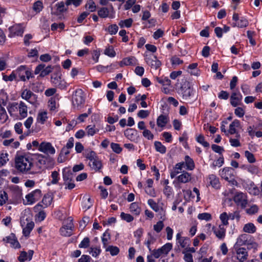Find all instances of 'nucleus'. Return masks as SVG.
<instances>
[{
    "label": "nucleus",
    "instance_id": "obj_1",
    "mask_svg": "<svg viewBox=\"0 0 262 262\" xmlns=\"http://www.w3.org/2000/svg\"><path fill=\"white\" fill-rule=\"evenodd\" d=\"M33 159L26 156H20L15 158V168L23 173H27L33 166Z\"/></svg>",
    "mask_w": 262,
    "mask_h": 262
},
{
    "label": "nucleus",
    "instance_id": "obj_2",
    "mask_svg": "<svg viewBox=\"0 0 262 262\" xmlns=\"http://www.w3.org/2000/svg\"><path fill=\"white\" fill-rule=\"evenodd\" d=\"M194 93L195 91L189 82H185L179 90V94H181L182 99L190 103L196 99L194 97Z\"/></svg>",
    "mask_w": 262,
    "mask_h": 262
},
{
    "label": "nucleus",
    "instance_id": "obj_3",
    "mask_svg": "<svg viewBox=\"0 0 262 262\" xmlns=\"http://www.w3.org/2000/svg\"><path fill=\"white\" fill-rule=\"evenodd\" d=\"M51 82L56 87L63 90L67 87V82L62 78V74L60 68H57L51 75Z\"/></svg>",
    "mask_w": 262,
    "mask_h": 262
},
{
    "label": "nucleus",
    "instance_id": "obj_4",
    "mask_svg": "<svg viewBox=\"0 0 262 262\" xmlns=\"http://www.w3.org/2000/svg\"><path fill=\"white\" fill-rule=\"evenodd\" d=\"M72 102L74 108L77 110L81 108L85 102L84 94L81 89H77L73 94Z\"/></svg>",
    "mask_w": 262,
    "mask_h": 262
},
{
    "label": "nucleus",
    "instance_id": "obj_5",
    "mask_svg": "<svg viewBox=\"0 0 262 262\" xmlns=\"http://www.w3.org/2000/svg\"><path fill=\"white\" fill-rule=\"evenodd\" d=\"M15 72L16 77H18L19 80L23 81H25L33 77L31 71L25 66H19Z\"/></svg>",
    "mask_w": 262,
    "mask_h": 262
},
{
    "label": "nucleus",
    "instance_id": "obj_6",
    "mask_svg": "<svg viewBox=\"0 0 262 262\" xmlns=\"http://www.w3.org/2000/svg\"><path fill=\"white\" fill-rule=\"evenodd\" d=\"M172 245L171 243H166L160 248L154 249L151 251L152 255L155 258H158L162 255H166L171 250Z\"/></svg>",
    "mask_w": 262,
    "mask_h": 262
},
{
    "label": "nucleus",
    "instance_id": "obj_7",
    "mask_svg": "<svg viewBox=\"0 0 262 262\" xmlns=\"http://www.w3.org/2000/svg\"><path fill=\"white\" fill-rule=\"evenodd\" d=\"M145 60L146 63L151 68L157 69L161 64V61L157 59V57L153 54H146L145 56Z\"/></svg>",
    "mask_w": 262,
    "mask_h": 262
},
{
    "label": "nucleus",
    "instance_id": "obj_8",
    "mask_svg": "<svg viewBox=\"0 0 262 262\" xmlns=\"http://www.w3.org/2000/svg\"><path fill=\"white\" fill-rule=\"evenodd\" d=\"M38 150L46 155H54L55 153V149L50 142H42L38 148Z\"/></svg>",
    "mask_w": 262,
    "mask_h": 262
},
{
    "label": "nucleus",
    "instance_id": "obj_9",
    "mask_svg": "<svg viewBox=\"0 0 262 262\" xmlns=\"http://www.w3.org/2000/svg\"><path fill=\"white\" fill-rule=\"evenodd\" d=\"M52 68L51 66H48L46 67L45 64L41 63L36 67L34 71V74L37 75L40 73L39 76L43 77L50 73L52 72Z\"/></svg>",
    "mask_w": 262,
    "mask_h": 262
},
{
    "label": "nucleus",
    "instance_id": "obj_10",
    "mask_svg": "<svg viewBox=\"0 0 262 262\" xmlns=\"http://www.w3.org/2000/svg\"><path fill=\"white\" fill-rule=\"evenodd\" d=\"M21 97L31 104L35 103L37 98L35 94L28 89H25L22 92Z\"/></svg>",
    "mask_w": 262,
    "mask_h": 262
},
{
    "label": "nucleus",
    "instance_id": "obj_11",
    "mask_svg": "<svg viewBox=\"0 0 262 262\" xmlns=\"http://www.w3.org/2000/svg\"><path fill=\"white\" fill-rule=\"evenodd\" d=\"M234 170L231 167H225L220 171L221 177L227 181L234 180Z\"/></svg>",
    "mask_w": 262,
    "mask_h": 262
},
{
    "label": "nucleus",
    "instance_id": "obj_12",
    "mask_svg": "<svg viewBox=\"0 0 262 262\" xmlns=\"http://www.w3.org/2000/svg\"><path fill=\"white\" fill-rule=\"evenodd\" d=\"M233 201L238 206L245 208L248 203L246 195L243 193H237L233 198Z\"/></svg>",
    "mask_w": 262,
    "mask_h": 262
},
{
    "label": "nucleus",
    "instance_id": "obj_13",
    "mask_svg": "<svg viewBox=\"0 0 262 262\" xmlns=\"http://www.w3.org/2000/svg\"><path fill=\"white\" fill-rule=\"evenodd\" d=\"M3 241L10 244V246L14 248H20V245L18 242L15 235L12 233L10 235L3 238Z\"/></svg>",
    "mask_w": 262,
    "mask_h": 262
},
{
    "label": "nucleus",
    "instance_id": "obj_14",
    "mask_svg": "<svg viewBox=\"0 0 262 262\" xmlns=\"http://www.w3.org/2000/svg\"><path fill=\"white\" fill-rule=\"evenodd\" d=\"M9 30L10 31L9 37H13L15 35L21 36L24 33L23 27L19 24L15 25L10 27L9 28Z\"/></svg>",
    "mask_w": 262,
    "mask_h": 262
},
{
    "label": "nucleus",
    "instance_id": "obj_15",
    "mask_svg": "<svg viewBox=\"0 0 262 262\" xmlns=\"http://www.w3.org/2000/svg\"><path fill=\"white\" fill-rule=\"evenodd\" d=\"M243 96L239 92H233L230 97V104L233 107L242 104Z\"/></svg>",
    "mask_w": 262,
    "mask_h": 262
},
{
    "label": "nucleus",
    "instance_id": "obj_16",
    "mask_svg": "<svg viewBox=\"0 0 262 262\" xmlns=\"http://www.w3.org/2000/svg\"><path fill=\"white\" fill-rule=\"evenodd\" d=\"M177 243L183 248L189 246L190 243L189 238L182 236V232H178L176 235Z\"/></svg>",
    "mask_w": 262,
    "mask_h": 262
},
{
    "label": "nucleus",
    "instance_id": "obj_17",
    "mask_svg": "<svg viewBox=\"0 0 262 262\" xmlns=\"http://www.w3.org/2000/svg\"><path fill=\"white\" fill-rule=\"evenodd\" d=\"M236 257L239 262H243L247 259L248 252L244 248H239L236 250Z\"/></svg>",
    "mask_w": 262,
    "mask_h": 262
},
{
    "label": "nucleus",
    "instance_id": "obj_18",
    "mask_svg": "<svg viewBox=\"0 0 262 262\" xmlns=\"http://www.w3.org/2000/svg\"><path fill=\"white\" fill-rule=\"evenodd\" d=\"M89 165L91 169L95 171H99L102 167L101 161L99 159L98 157L90 161Z\"/></svg>",
    "mask_w": 262,
    "mask_h": 262
},
{
    "label": "nucleus",
    "instance_id": "obj_19",
    "mask_svg": "<svg viewBox=\"0 0 262 262\" xmlns=\"http://www.w3.org/2000/svg\"><path fill=\"white\" fill-rule=\"evenodd\" d=\"M33 254L34 251L32 250H29L28 252L21 251L18 257V260L20 262H24L26 260L30 261L32 259Z\"/></svg>",
    "mask_w": 262,
    "mask_h": 262
},
{
    "label": "nucleus",
    "instance_id": "obj_20",
    "mask_svg": "<svg viewBox=\"0 0 262 262\" xmlns=\"http://www.w3.org/2000/svg\"><path fill=\"white\" fill-rule=\"evenodd\" d=\"M33 157V158H32L33 160H36V164L38 167H39V168H41L42 166L46 164V161L47 160V158L46 156H43L41 154H37L34 155Z\"/></svg>",
    "mask_w": 262,
    "mask_h": 262
},
{
    "label": "nucleus",
    "instance_id": "obj_21",
    "mask_svg": "<svg viewBox=\"0 0 262 262\" xmlns=\"http://www.w3.org/2000/svg\"><path fill=\"white\" fill-rule=\"evenodd\" d=\"M137 59L134 56L123 58L120 62V66H135L138 64Z\"/></svg>",
    "mask_w": 262,
    "mask_h": 262
},
{
    "label": "nucleus",
    "instance_id": "obj_22",
    "mask_svg": "<svg viewBox=\"0 0 262 262\" xmlns=\"http://www.w3.org/2000/svg\"><path fill=\"white\" fill-rule=\"evenodd\" d=\"M62 177L64 182L67 183L73 181V173L69 168L66 167L62 170Z\"/></svg>",
    "mask_w": 262,
    "mask_h": 262
},
{
    "label": "nucleus",
    "instance_id": "obj_23",
    "mask_svg": "<svg viewBox=\"0 0 262 262\" xmlns=\"http://www.w3.org/2000/svg\"><path fill=\"white\" fill-rule=\"evenodd\" d=\"M185 163L184 162H180L177 163L173 169L172 171H171L170 176L171 178H174L178 173L180 172V171L183 168H185Z\"/></svg>",
    "mask_w": 262,
    "mask_h": 262
},
{
    "label": "nucleus",
    "instance_id": "obj_24",
    "mask_svg": "<svg viewBox=\"0 0 262 262\" xmlns=\"http://www.w3.org/2000/svg\"><path fill=\"white\" fill-rule=\"evenodd\" d=\"M240 125V122L239 120L235 119L229 125V129L228 132L231 135L236 134V137H239L240 135L236 133V127H239Z\"/></svg>",
    "mask_w": 262,
    "mask_h": 262
},
{
    "label": "nucleus",
    "instance_id": "obj_25",
    "mask_svg": "<svg viewBox=\"0 0 262 262\" xmlns=\"http://www.w3.org/2000/svg\"><path fill=\"white\" fill-rule=\"evenodd\" d=\"M19 114L22 118H25L27 116L28 111L26 104L23 101H20L18 106Z\"/></svg>",
    "mask_w": 262,
    "mask_h": 262
},
{
    "label": "nucleus",
    "instance_id": "obj_26",
    "mask_svg": "<svg viewBox=\"0 0 262 262\" xmlns=\"http://www.w3.org/2000/svg\"><path fill=\"white\" fill-rule=\"evenodd\" d=\"M225 233L226 229L222 225H220L218 228L214 230V233L220 239H223L225 237Z\"/></svg>",
    "mask_w": 262,
    "mask_h": 262
},
{
    "label": "nucleus",
    "instance_id": "obj_27",
    "mask_svg": "<svg viewBox=\"0 0 262 262\" xmlns=\"http://www.w3.org/2000/svg\"><path fill=\"white\" fill-rule=\"evenodd\" d=\"M178 181L182 183L188 182L191 180V175L187 172L184 171L177 177Z\"/></svg>",
    "mask_w": 262,
    "mask_h": 262
},
{
    "label": "nucleus",
    "instance_id": "obj_28",
    "mask_svg": "<svg viewBox=\"0 0 262 262\" xmlns=\"http://www.w3.org/2000/svg\"><path fill=\"white\" fill-rule=\"evenodd\" d=\"M185 168L187 170H191L194 168V163L193 160L188 156L185 157Z\"/></svg>",
    "mask_w": 262,
    "mask_h": 262
},
{
    "label": "nucleus",
    "instance_id": "obj_29",
    "mask_svg": "<svg viewBox=\"0 0 262 262\" xmlns=\"http://www.w3.org/2000/svg\"><path fill=\"white\" fill-rule=\"evenodd\" d=\"M168 121V118L167 116L161 115L157 120V124L159 127H164L166 125Z\"/></svg>",
    "mask_w": 262,
    "mask_h": 262
},
{
    "label": "nucleus",
    "instance_id": "obj_30",
    "mask_svg": "<svg viewBox=\"0 0 262 262\" xmlns=\"http://www.w3.org/2000/svg\"><path fill=\"white\" fill-rule=\"evenodd\" d=\"M34 227V223L33 221L28 222L25 227L23 228V234L25 236H28Z\"/></svg>",
    "mask_w": 262,
    "mask_h": 262
},
{
    "label": "nucleus",
    "instance_id": "obj_31",
    "mask_svg": "<svg viewBox=\"0 0 262 262\" xmlns=\"http://www.w3.org/2000/svg\"><path fill=\"white\" fill-rule=\"evenodd\" d=\"M42 207V206L40 203H38L34 207V209L39 211L37 217L40 221L44 220L46 216V213L43 211L40 210Z\"/></svg>",
    "mask_w": 262,
    "mask_h": 262
},
{
    "label": "nucleus",
    "instance_id": "obj_32",
    "mask_svg": "<svg viewBox=\"0 0 262 262\" xmlns=\"http://www.w3.org/2000/svg\"><path fill=\"white\" fill-rule=\"evenodd\" d=\"M210 184L214 188H217L220 186L218 178L214 174H210L208 178Z\"/></svg>",
    "mask_w": 262,
    "mask_h": 262
},
{
    "label": "nucleus",
    "instance_id": "obj_33",
    "mask_svg": "<svg viewBox=\"0 0 262 262\" xmlns=\"http://www.w3.org/2000/svg\"><path fill=\"white\" fill-rule=\"evenodd\" d=\"M256 228L253 223H249L244 225L243 231L245 232L249 233H253L255 232Z\"/></svg>",
    "mask_w": 262,
    "mask_h": 262
},
{
    "label": "nucleus",
    "instance_id": "obj_34",
    "mask_svg": "<svg viewBox=\"0 0 262 262\" xmlns=\"http://www.w3.org/2000/svg\"><path fill=\"white\" fill-rule=\"evenodd\" d=\"M130 211L136 215H138L141 212V208L139 207L138 204L135 202L132 203L129 207Z\"/></svg>",
    "mask_w": 262,
    "mask_h": 262
},
{
    "label": "nucleus",
    "instance_id": "obj_35",
    "mask_svg": "<svg viewBox=\"0 0 262 262\" xmlns=\"http://www.w3.org/2000/svg\"><path fill=\"white\" fill-rule=\"evenodd\" d=\"M249 24L248 21L244 17H241L238 21L233 23V27H238L239 28H244Z\"/></svg>",
    "mask_w": 262,
    "mask_h": 262
},
{
    "label": "nucleus",
    "instance_id": "obj_36",
    "mask_svg": "<svg viewBox=\"0 0 262 262\" xmlns=\"http://www.w3.org/2000/svg\"><path fill=\"white\" fill-rule=\"evenodd\" d=\"M86 134L88 136H94L96 133L99 132L98 128H96L95 125H89L85 128Z\"/></svg>",
    "mask_w": 262,
    "mask_h": 262
},
{
    "label": "nucleus",
    "instance_id": "obj_37",
    "mask_svg": "<svg viewBox=\"0 0 262 262\" xmlns=\"http://www.w3.org/2000/svg\"><path fill=\"white\" fill-rule=\"evenodd\" d=\"M156 150L161 154H165L166 151V147L159 141H155L154 143Z\"/></svg>",
    "mask_w": 262,
    "mask_h": 262
},
{
    "label": "nucleus",
    "instance_id": "obj_38",
    "mask_svg": "<svg viewBox=\"0 0 262 262\" xmlns=\"http://www.w3.org/2000/svg\"><path fill=\"white\" fill-rule=\"evenodd\" d=\"M105 248V251L110 252L112 256L117 255L120 251L119 248L117 246H108Z\"/></svg>",
    "mask_w": 262,
    "mask_h": 262
},
{
    "label": "nucleus",
    "instance_id": "obj_39",
    "mask_svg": "<svg viewBox=\"0 0 262 262\" xmlns=\"http://www.w3.org/2000/svg\"><path fill=\"white\" fill-rule=\"evenodd\" d=\"M259 211V207L256 205H253L250 208L246 209V212L249 215H253Z\"/></svg>",
    "mask_w": 262,
    "mask_h": 262
},
{
    "label": "nucleus",
    "instance_id": "obj_40",
    "mask_svg": "<svg viewBox=\"0 0 262 262\" xmlns=\"http://www.w3.org/2000/svg\"><path fill=\"white\" fill-rule=\"evenodd\" d=\"M72 230L73 229H70L64 225L60 229L61 234L64 236H70L72 234Z\"/></svg>",
    "mask_w": 262,
    "mask_h": 262
},
{
    "label": "nucleus",
    "instance_id": "obj_41",
    "mask_svg": "<svg viewBox=\"0 0 262 262\" xmlns=\"http://www.w3.org/2000/svg\"><path fill=\"white\" fill-rule=\"evenodd\" d=\"M85 8L89 10V12L95 11L96 6L95 2L93 0H88L85 5Z\"/></svg>",
    "mask_w": 262,
    "mask_h": 262
},
{
    "label": "nucleus",
    "instance_id": "obj_42",
    "mask_svg": "<svg viewBox=\"0 0 262 262\" xmlns=\"http://www.w3.org/2000/svg\"><path fill=\"white\" fill-rule=\"evenodd\" d=\"M52 200L53 197L50 194H48L44 195L42 203L45 205V207H47L51 204Z\"/></svg>",
    "mask_w": 262,
    "mask_h": 262
},
{
    "label": "nucleus",
    "instance_id": "obj_43",
    "mask_svg": "<svg viewBox=\"0 0 262 262\" xmlns=\"http://www.w3.org/2000/svg\"><path fill=\"white\" fill-rule=\"evenodd\" d=\"M98 14L99 16L101 18H106L108 16L109 11L108 8L106 7H102L98 11Z\"/></svg>",
    "mask_w": 262,
    "mask_h": 262
},
{
    "label": "nucleus",
    "instance_id": "obj_44",
    "mask_svg": "<svg viewBox=\"0 0 262 262\" xmlns=\"http://www.w3.org/2000/svg\"><path fill=\"white\" fill-rule=\"evenodd\" d=\"M47 119V113L46 112L39 113L37 115V121L41 124H44Z\"/></svg>",
    "mask_w": 262,
    "mask_h": 262
},
{
    "label": "nucleus",
    "instance_id": "obj_45",
    "mask_svg": "<svg viewBox=\"0 0 262 262\" xmlns=\"http://www.w3.org/2000/svg\"><path fill=\"white\" fill-rule=\"evenodd\" d=\"M8 117L4 107L0 105V120L4 123L7 120Z\"/></svg>",
    "mask_w": 262,
    "mask_h": 262
},
{
    "label": "nucleus",
    "instance_id": "obj_46",
    "mask_svg": "<svg viewBox=\"0 0 262 262\" xmlns=\"http://www.w3.org/2000/svg\"><path fill=\"white\" fill-rule=\"evenodd\" d=\"M111 236L110 233L106 231L103 234L102 237V242L104 248L107 247L108 241L110 239Z\"/></svg>",
    "mask_w": 262,
    "mask_h": 262
},
{
    "label": "nucleus",
    "instance_id": "obj_47",
    "mask_svg": "<svg viewBox=\"0 0 262 262\" xmlns=\"http://www.w3.org/2000/svg\"><path fill=\"white\" fill-rule=\"evenodd\" d=\"M196 140L198 142L202 145L204 147H208L209 146V143L205 141V137L202 135H200L198 136L196 138Z\"/></svg>",
    "mask_w": 262,
    "mask_h": 262
},
{
    "label": "nucleus",
    "instance_id": "obj_48",
    "mask_svg": "<svg viewBox=\"0 0 262 262\" xmlns=\"http://www.w3.org/2000/svg\"><path fill=\"white\" fill-rule=\"evenodd\" d=\"M156 80L158 83L163 85H170L171 83V81L168 77H157Z\"/></svg>",
    "mask_w": 262,
    "mask_h": 262
},
{
    "label": "nucleus",
    "instance_id": "obj_49",
    "mask_svg": "<svg viewBox=\"0 0 262 262\" xmlns=\"http://www.w3.org/2000/svg\"><path fill=\"white\" fill-rule=\"evenodd\" d=\"M16 78L15 71H13L9 76L4 74L3 75V79L5 81H12L14 80H16Z\"/></svg>",
    "mask_w": 262,
    "mask_h": 262
},
{
    "label": "nucleus",
    "instance_id": "obj_50",
    "mask_svg": "<svg viewBox=\"0 0 262 262\" xmlns=\"http://www.w3.org/2000/svg\"><path fill=\"white\" fill-rule=\"evenodd\" d=\"M148 204L149 206L156 212H158L160 210V208L158 204L152 199H149L147 201Z\"/></svg>",
    "mask_w": 262,
    "mask_h": 262
},
{
    "label": "nucleus",
    "instance_id": "obj_51",
    "mask_svg": "<svg viewBox=\"0 0 262 262\" xmlns=\"http://www.w3.org/2000/svg\"><path fill=\"white\" fill-rule=\"evenodd\" d=\"M220 219L222 221L223 224L222 226L228 225V220H229L228 214L225 212L222 213L220 216Z\"/></svg>",
    "mask_w": 262,
    "mask_h": 262
},
{
    "label": "nucleus",
    "instance_id": "obj_52",
    "mask_svg": "<svg viewBox=\"0 0 262 262\" xmlns=\"http://www.w3.org/2000/svg\"><path fill=\"white\" fill-rule=\"evenodd\" d=\"M101 249L99 247H91L90 249L89 252L94 257H96L101 253Z\"/></svg>",
    "mask_w": 262,
    "mask_h": 262
},
{
    "label": "nucleus",
    "instance_id": "obj_53",
    "mask_svg": "<svg viewBox=\"0 0 262 262\" xmlns=\"http://www.w3.org/2000/svg\"><path fill=\"white\" fill-rule=\"evenodd\" d=\"M104 54L111 57H114L116 55V52L112 46L106 48L104 52Z\"/></svg>",
    "mask_w": 262,
    "mask_h": 262
},
{
    "label": "nucleus",
    "instance_id": "obj_54",
    "mask_svg": "<svg viewBox=\"0 0 262 262\" xmlns=\"http://www.w3.org/2000/svg\"><path fill=\"white\" fill-rule=\"evenodd\" d=\"M111 147L114 152L118 154H120L122 150V148L120 144L118 143H112L111 144Z\"/></svg>",
    "mask_w": 262,
    "mask_h": 262
},
{
    "label": "nucleus",
    "instance_id": "obj_55",
    "mask_svg": "<svg viewBox=\"0 0 262 262\" xmlns=\"http://www.w3.org/2000/svg\"><path fill=\"white\" fill-rule=\"evenodd\" d=\"M164 225L163 221H159L156 224L154 225V230L157 232L159 233L163 229Z\"/></svg>",
    "mask_w": 262,
    "mask_h": 262
},
{
    "label": "nucleus",
    "instance_id": "obj_56",
    "mask_svg": "<svg viewBox=\"0 0 262 262\" xmlns=\"http://www.w3.org/2000/svg\"><path fill=\"white\" fill-rule=\"evenodd\" d=\"M120 217L122 220L126 221L128 223L131 222L134 220V217L130 214L125 213L124 212H121Z\"/></svg>",
    "mask_w": 262,
    "mask_h": 262
},
{
    "label": "nucleus",
    "instance_id": "obj_57",
    "mask_svg": "<svg viewBox=\"0 0 262 262\" xmlns=\"http://www.w3.org/2000/svg\"><path fill=\"white\" fill-rule=\"evenodd\" d=\"M33 8L36 12L38 13L40 12L43 8L42 3L40 1L36 2L33 5Z\"/></svg>",
    "mask_w": 262,
    "mask_h": 262
},
{
    "label": "nucleus",
    "instance_id": "obj_58",
    "mask_svg": "<svg viewBox=\"0 0 262 262\" xmlns=\"http://www.w3.org/2000/svg\"><path fill=\"white\" fill-rule=\"evenodd\" d=\"M198 218L200 220L208 221L211 219V215L209 213H202L198 214Z\"/></svg>",
    "mask_w": 262,
    "mask_h": 262
},
{
    "label": "nucleus",
    "instance_id": "obj_59",
    "mask_svg": "<svg viewBox=\"0 0 262 262\" xmlns=\"http://www.w3.org/2000/svg\"><path fill=\"white\" fill-rule=\"evenodd\" d=\"M90 241L89 237H85L79 245L80 248H87L90 246Z\"/></svg>",
    "mask_w": 262,
    "mask_h": 262
},
{
    "label": "nucleus",
    "instance_id": "obj_60",
    "mask_svg": "<svg viewBox=\"0 0 262 262\" xmlns=\"http://www.w3.org/2000/svg\"><path fill=\"white\" fill-rule=\"evenodd\" d=\"M245 156L247 159L248 162L250 163H253L255 162V159L254 155L250 151L246 150L245 151Z\"/></svg>",
    "mask_w": 262,
    "mask_h": 262
},
{
    "label": "nucleus",
    "instance_id": "obj_61",
    "mask_svg": "<svg viewBox=\"0 0 262 262\" xmlns=\"http://www.w3.org/2000/svg\"><path fill=\"white\" fill-rule=\"evenodd\" d=\"M8 112L11 114L13 112H15L18 109V103L16 102H13L10 103L7 106Z\"/></svg>",
    "mask_w": 262,
    "mask_h": 262
},
{
    "label": "nucleus",
    "instance_id": "obj_62",
    "mask_svg": "<svg viewBox=\"0 0 262 262\" xmlns=\"http://www.w3.org/2000/svg\"><path fill=\"white\" fill-rule=\"evenodd\" d=\"M137 133V131L133 128H127L124 132V135L128 139H132L135 134Z\"/></svg>",
    "mask_w": 262,
    "mask_h": 262
},
{
    "label": "nucleus",
    "instance_id": "obj_63",
    "mask_svg": "<svg viewBox=\"0 0 262 262\" xmlns=\"http://www.w3.org/2000/svg\"><path fill=\"white\" fill-rule=\"evenodd\" d=\"M133 23V19L132 18H128L124 20H122L119 23V25L121 27H126L127 28L130 27Z\"/></svg>",
    "mask_w": 262,
    "mask_h": 262
},
{
    "label": "nucleus",
    "instance_id": "obj_64",
    "mask_svg": "<svg viewBox=\"0 0 262 262\" xmlns=\"http://www.w3.org/2000/svg\"><path fill=\"white\" fill-rule=\"evenodd\" d=\"M85 157L90 161L93 159L96 158V157H97L98 156H97L95 151L92 150H89L85 152Z\"/></svg>",
    "mask_w": 262,
    "mask_h": 262
}]
</instances>
